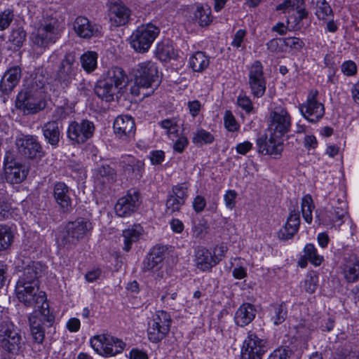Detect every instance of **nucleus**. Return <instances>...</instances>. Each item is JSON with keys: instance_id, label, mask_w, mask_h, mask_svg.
<instances>
[{"instance_id": "1", "label": "nucleus", "mask_w": 359, "mask_h": 359, "mask_svg": "<svg viewBox=\"0 0 359 359\" xmlns=\"http://www.w3.org/2000/svg\"><path fill=\"white\" fill-rule=\"evenodd\" d=\"M15 292L19 302L27 307L41 304L39 313L35 311L29 316V323L34 342L42 344L45 338L43 323H46L48 327H52L55 322V316L50 311L46 293L39 290V285L35 282L29 284L17 283Z\"/></svg>"}, {"instance_id": "2", "label": "nucleus", "mask_w": 359, "mask_h": 359, "mask_svg": "<svg viewBox=\"0 0 359 359\" xmlns=\"http://www.w3.org/2000/svg\"><path fill=\"white\" fill-rule=\"evenodd\" d=\"M64 29V23L56 12L46 13L39 21L34 43L39 47L46 48L55 43Z\"/></svg>"}, {"instance_id": "3", "label": "nucleus", "mask_w": 359, "mask_h": 359, "mask_svg": "<svg viewBox=\"0 0 359 359\" xmlns=\"http://www.w3.org/2000/svg\"><path fill=\"white\" fill-rule=\"evenodd\" d=\"M39 88L32 86L20 91L17 95L15 106L25 114H33L43 110L46 106L43 92L41 88L43 81H39Z\"/></svg>"}, {"instance_id": "4", "label": "nucleus", "mask_w": 359, "mask_h": 359, "mask_svg": "<svg viewBox=\"0 0 359 359\" xmlns=\"http://www.w3.org/2000/svg\"><path fill=\"white\" fill-rule=\"evenodd\" d=\"M93 224L89 219L79 217L69 222L60 235L61 245L71 249L91 233Z\"/></svg>"}, {"instance_id": "5", "label": "nucleus", "mask_w": 359, "mask_h": 359, "mask_svg": "<svg viewBox=\"0 0 359 359\" xmlns=\"http://www.w3.org/2000/svg\"><path fill=\"white\" fill-rule=\"evenodd\" d=\"M172 320L168 313L158 311L147 323V337L152 343H158L169 333Z\"/></svg>"}, {"instance_id": "6", "label": "nucleus", "mask_w": 359, "mask_h": 359, "mask_svg": "<svg viewBox=\"0 0 359 359\" xmlns=\"http://www.w3.org/2000/svg\"><path fill=\"white\" fill-rule=\"evenodd\" d=\"M159 34V29L149 23L139 26L130 36V44L139 53L148 51L152 43Z\"/></svg>"}, {"instance_id": "7", "label": "nucleus", "mask_w": 359, "mask_h": 359, "mask_svg": "<svg viewBox=\"0 0 359 359\" xmlns=\"http://www.w3.org/2000/svg\"><path fill=\"white\" fill-rule=\"evenodd\" d=\"M158 83V70L155 63L151 61H146L140 63L135 73V86L131 88L132 93L138 95L137 88H149L154 86H157Z\"/></svg>"}, {"instance_id": "8", "label": "nucleus", "mask_w": 359, "mask_h": 359, "mask_svg": "<svg viewBox=\"0 0 359 359\" xmlns=\"http://www.w3.org/2000/svg\"><path fill=\"white\" fill-rule=\"evenodd\" d=\"M90 345L96 353L106 357L121 353L126 346L122 340L109 334L94 336L90 339Z\"/></svg>"}, {"instance_id": "9", "label": "nucleus", "mask_w": 359, "mask_h": 359, "mask_svg": "<svg viewBox=\"0 0 359 359\" xmlns=\"http://www.w3.org/2000/svg\"><path fill=\"white\" fill-rule=\"evenodd\" d=\"M21 335L8 321L0 323V346L11 354H18L22 348Z\"/></svg>"}, {"instance_id": "10", "label": "nucleus", "mask_w": 359, "mask_h": 359, "mask_svg": "<svg viewBox=\"0 0 359 359\" xmlns=\"http://www.w3.org/2000/svg\"><path fill=\"white\" fill-rule=\"evenodd\" d=\"M19 154L27 159L41 160L45 156L43 147L35 135H22L15 140Z\"/></svg>"}, {"instance_id": "11", "label": "nucleus", "mask_w": 359, "mask_h": 359, "mask_svg": "<svg viewBox=\"0 0 359 359\" xmlns=\"http://www.w3.org/2000/svg\"><path fill=\"white\" fill-rule=\"evenodd\" d=\"M95 126L93 121L82 119L72 121L67 129V135L72 144H81L90 139L95 133Z\"/></svg>"}, {"instance_id": "12", "label": "nucleus", "mask_w": 359, "mask_h": 359, "mask_svg": "<svg viewBox=\"0 0 359 359\" xmlns=\"http://www.w3.org/2000/svg\"><path fill=\"white\" fill-rule=\"evenodd\" d=\"M80 72L75 56L72 53H67L58 66L55 79L62 88H67L76 79Z\"/></svg>"}, {"instance_id": "13", "label": "nucleus", "mask_w": 359, "mask_h": 359, "mask_svg": "<svg viewBox=\"0 0 359 359\" xmlns=\"http://www.w3.org/2000/svg\"><path fill=\"white\" fill-rule=\"evenodd\" d=\"M266 351V341L249 331L241 348V359H262Z\"/></svg>"}, {"instance_id": "14", "label": "nucleus", "mask_w": 359, "mask_h": 359, "mask_svg": "<svg viewBox=\"0 0 359 359\" xmlns=\"http://www.w3.org/2000/svg\"><path fill=\"white\" fill-rule=\"evenodd\" d=\"M269 129L275 136L282 137L291 128L292 120L287 110L280 106L276 107L271 111Z\"/></svg>"}, {"instance_id": "15", "label": "nucleus", "mask_w": 359, "mask_h": 359, "mask_svg": "<svg viewBox=\"0 0 359 359\" xmlns=\"http://www.w3.org/2000/svg\"><path fill=\"white\" fill-rule=\"evenodd\" d=\"M248 86L254 97H262L266 91V81L260 61H255L248 70Z\"/></svg>"}, {"instance_id": "16", "label": "nucleus", "mask_w": 359, "mask_h": 359, "mask_svg": "<svg viewBox=\"0 0 359 359\" xmlns=\"http://www.w3.org/2000/svg\"><path fill=\"white\" fill-rule=\"evenodd\" d=\"M316 215L320 224L339 226L344 223V218L348 215L347 205L341 201L339 206H332L330 210H317Z\"/></svg>"}, {"instance_id": "17", "label": "nucleus", "mask_w": 359, "mask_h": 359, "mask_svg": "<svg viewBox=\"0 0 359 359\" xmlns=\"http://www.w3.org/2000/svg\"><path fill=\"white\" fill-rule=\"evenodd\" d=\"M318 95V90L310 91L306 101L299 106L302 114L311 123L318 121L325 114L324 105L317 100Z\"/></svg>"}, {"instance_id": "18", "label": "nucleus", "mask_w": 359, "mask_h": 359, "mask_svg": "<svg viewBox=\"0 0 359 359\" xmlns=\"http://www.w3.org/2000/svg\"><path fill=\"white\" fill-rule=\"evenodd\" d=\"M141 203L140 193L135 189H130L116 202L114 210L121 217L130 216L137 211Z\"/></svg>"}, {"instance_id": "19", "label": "nucleus", "mask_w": 359, "mask_h": 359, "mask_svg": "<svg viewBox=\"0 0 359 359\" xmlns=\"http://www.w3.org/2000/svg\"><path fill=\"white\" fill-rule=\"evenodd\" d=\"M72 190L62 182H56L53 189V198L62 213H69L73 210Z\"/></svg>"}, {"instance_id": "20", "label": "nucleus", "mask_w": 359, "mask_h": 359, "mask_svg": "<svg viewBox=\"0 0 359 359\" xmlns=\"http://www.w3.org/2000/svg\"><path fill=\"white\" fill-rule=\"evenodd\" d=\"M259 153L264 155H280L283 150L281 137L271 133L269 137L263 135L257 140Z\"/></svg>"}, {"instance_id": "21", "label": "nucleus", "mask_w": 359, "mask_h": 359, "mask_svg": "<svg viewBox=\"0 0 359 359\" xmlns=\"http://www.w3.org/2000/svg\"><path fill=\"white\" fill-rule=\"evenodd\" d=\"M116 136L123 140L134 137L135 134V124L130 116L121 115L116 118L113 126Z\"/></svg>"}, {"instance_id": "22", "label": "nucleus", "mask_w": 359, "mask_h": 359, "mask_svg": "<svg viewBox=\"0 0 359 359\" xmlns=\"http://www.w3.org/2000/svg\"><path fill=\"white\" fill-rule=\"evenodd\" d=\"M130 10L120 0H113L109 8L110 20L116 26L125 25L129 21Z\"/></svg>"}, {"instance_id": "23", "label": "nucleus", "mask_w": 359, "mask_h": 359, "mask_svg": "<svg viewBox=\"0 0 359 359\" xmlns=\"http://www.w3.org/2000/svg\"><path fill=\"white\" fill-rule=\"evenodd\" d=\"M22 76V69L15 65L10 67L4 73L0 81V90L6 95L11 93L18 84Z\"/></svg>"}, {"instance_id": "24", "label": "nucleus", "mask_w": 359, "mask_h": 359, "mask_svg": "<svg viewBox=\"0 0 359 359\" xmlns=\"http://www.w3.org/2000/svg\"><path fill=\"white\" fill-rule=\"evenodd\" d=\"M219 261L220 259L215 254L205 248L199 247L195 252L196 266L203 271H210Z\"/></svg>"}, {"instance_id": "25", "label": "nucleus", "mask_w": 359, "mask_h": 359, "mask_svg": "<svg viewBox=\"0 0 359 359\" xmlns=\"http://www.w3.org/2000/svg\"><path fill=\"white\" fill-rule=\"evenodd\" d=\"M300 225V216L298 210H290V215L285 225L278 231L279 239L287 241L291 239L298 232Z\"/></svg>"}, {"instance_id": "26", "label": "nucleus", "mask_w": 359, "mask_h": 359, "mask_svg": "<svg viewBox=\"0 0 359 359\" xmlns=\"http://www.w3.org/2000/svg\"><path fill=\"white\" fill-rule=\"evenodd\" d=\"M165 248L164 246L156 245L152 248L142 263V271L149 272L158 270L164 259Z\"/></svg>"}, {"instance_id": "27", "label": "nucleus", "mask_w": 359, "mask_h": 359, "mask_svg": "<svg viewBox=\"0 0 359 359\" xmlns=\"http://www.w3.org/2000/svg\"><path fill=\"white\" fill-rule=\"evenodd\" d=\"M73 29L78 36L83 39H90L98 31L97 26L86 17L78 16L74 23Z\"/></svg>"}, {"instance_id": "28", "label": "nucleus", "mask_w": 359, "mask_h": 359, "mask_svg": "<svg viewBox=\"0 0 359 359\" xmlns=\"http://www.w3.org/2000/svg\"><path fill=\"white\" fill-rule=\"evenodd\" d=\"M44 266L40 262H32L24 268L22 276L17 283H31L35 282L39 284L38 278L41 276Z\"/></svg>"}, {"instance_id": "29", "label": "nucleus", "mask_w": 359, "mask_h": 359, "mask_svg": "<svg viewBox=\"0 0 359 359\" xmlns=\"http://www.w3.org/2000/svg\"><path fill=\"white\" fill-rule=\"evenodd\" d=\"M257 310L254 305L244 303L235 313L234 320L238 326L244 327L250 324L255 318Z\"/></svg>"}, {"instance_id": "30", "label": "nucleus", "mask_w": 359, "mask_h": 359, "mask_svg": "<svg viewBox=\"0 0 359 359\" xmlns=\"http://www.w3.org/2000/svg\"><path fill=\"white\" fill-rule=\"evenodd\" d=\"M126 172L132 173L137 178H140L144 171V163L131 156H123L119 161Z\"/></svg>"}, {"instance_id": "31", "label": "nucleus", "mask_w": 359, "mask_h": 359, "mask_svg": "<svg viewBox=\"0 0 359 359\" xmlns=\"http://www.w3.org/2000/svg\"><path fill=\"white\" fill-rule=\"evenodd\" d=\"M41 130L46 142L53 148H57L60 139L59 123L55 121H49L43 124Z\"/></svg>"}, {"instance_id": "32", "label": "nucleus", "mask_w": 359, "mask_h": 359, "mask_svg": "<svg viewBox=\"0 0 359 359\" xmlns=\"http://www.w3.org/2000/svg\"><path fill=\"white\" fill-rule=\"evenodd\" d=\"M95 93L98 97L106 102L113 101L114 96L119 93V90L116 88L111 83H109L102 79L98 81L95 86Z\"/></svg>"}, {"instance_id": "33", "label": "nucleus", "mask_w": 359, "mask_h": 359, "mask_svg": "<svg viewBox=\"0 0 359 359\" xmlns=\"http://www.w3.org/2000/svg\"><path fill=\"white\" fill-rule=\"evenodd\" d=\"M4 170L6 180L12 184L20 183L27 177L29 172L28 168L22 163L11 166Z\"/></svg>"}, {"instance_id": "34", "label": "nucleus", "mask_w": 359, "mask_h": 359, "mask_svg": "<svg viewBox=\"0 0 359 359\" xmlns=\"http://www.w3.org/2000/svg\"><path fill=\"white\" fill-rule=\"evenodd\" d=\"M94 177L97 184L106 185L115 182L116 173L109 165H102L95 169Z\"/></svg>"}, {"instance_id": "35", "label": "nucleus", "mask_w": 359, "mask_h": 359, "mask_svg": "<svg viewBox=\"0 0 359 359\" xmlns=\"http://www.w3.org/2000/svg\"><path fill=\"white\" fill-rule=\"evenodd\" d=\"M344 278L347 283H352L359 280V260L355 255H351L349 261L343 266Z\"/></svg>"}, {"instance_id": "36", "label": "nucleus", "mask_w": 359, "mask_h": 359, "mask_svg": "<svg viewBox=\"0 0 359 359\" xmlns=\"http://www.w3.org/2000/svg\"><path fill=\"white\" fill-rule=\"evenodd\" d=\"M103 79L120 90L126 83V75L121 67H112L104 74Z\"/></svg>"}, {"instance_id": "37", "label": "nucleus", "mask_w": 359, "mask_h": 359, "mask_svg": "<svg viewBox=\"0 0 359 359\" xmlns=\"http://www.w3.org/2000/svg\"><path fill=\"white\" fill-rule=\"evenodd\" d=\"M271 320L275 325L283 323L287 316V310L285 303L274 304L269 308Z\"/></svg>"}, {"instance_id": "38", "label": "nucleus", "mask_w": 359, "mask_h": 359, "mask_svg": "<svg viewBox=\"0 0 359 359\" xmlns=\"http://www.w3.org/2000/svg\"><path fill=\"white\" fill-rule=\"evenodd\" d=\"M142 228L140 225H134L131 228H128L123 231V250L128 252L133 243L137 242L142 234Z\"/></svg>"}, {"instance_id": "39", "label": "nucleus", "mask_w": 359, "mask_h": 359, "mask_svg": "<svg viewBox=\"0 0 359 359\" xmlns=\"http://www.w3.org/2000/svg\"><path fill=\"white\" fill-rule=\"evenodd\" d=\"M209 64V57L202 51L196 52L189 58V67L196 72H203Z\"/></svg>"}, {"instance_id": "40", "label": "nucleus", "mask_w": 359, "mask_h": 359, "mask_svg": "<svg viewBox=\"0 0 359 359\" xmlns=\"http://www.w3.org/2000/svg\"><path fill=\"white\" fill-rule=\"evenodd\" d=\"M97 53L94 51H87L81 55L80 62L82 68L87 73H91L97 68Z\"/></svg>"}, {"instance_id": "41", "label": "nucleus", "mask_w": 359, "mask_h": 359, "mask_svg": "<svg viewBox=\"0 0 359 359\" xmlns=\"http://www.w3.org/2000/svg\"><path fill=\"white\" fill-rule=\"evenodd\" d=\"M156 55L161 61H167L176 57L175 50L169 43H159L156 48Z\"/></svg>"}, {"instance_id": "42", "label": "nucleus", "mask_w": 359, "mask_h": 359, "mask_svg": "<svg viewBox=\"0 0 359 359\" xmlns=\"http://www.w3.org/2000/svg\"><path fill=\"white\" fill-rule=\"evenodd\" d=\"M312 3L316 4L315 13L319 20H327L333 15L332 9L326 0H312Z\"/></svg>"}, {"instance_id": "43", "label": "nucleus", "mask_w": 359, "mask_h": 359, "mask_svg": "<svg viewBox=\"0 0 359 359\" xmlns=\"http://www.w3.org/2000/svg\"><path fill=\"white\" fill-rule=\"evenodd\" d=\"M315 206L311 195H305L302 199V212L304 219L311 224L313 220L312 212Z\"/></svg>"}, {"instance_id": "44", "label": "nucleus", "mask_w": 359, "mask_h": 359, "mask_svg": "<svg viewBox=\"0 0 359 359\" xmlns=\"http://www.w3.org/2000/svg\"><path fill=\"white\" fill-rule=\"evenodd\" d=\"M13 240V234L10 227L0 225V252L7 250Z\"/></svg>"}, {"instance_id": "45", "label": "nucleus", "mask_w": 359, "mask_h": 359, "mask_svg": "<svg viewBox=\"0 0 359 359\" xmlns=\"http://www.w3.org/2000/svg\"><path fill=\"white\" fill-rule=\"evenodd\" d=\"M211 11L208 7L198 6L195 13V18L198 20L200 26L208 25L212 22Z\"/></svg>"}, {"instance_id": "46", "label": "nucleus", "mask_w": 359, "mask_h": 359, "mask_svg": "<svg viewBox=\"0 0 359 359\" xmlns=\"http://www.w3.org/2000/svg\"><path fill=\"white\" fill-rule=\"evenodd\" d=\"M304 257L316 266L320 265L323 257L317 253V250L313 244L306 245L304 249Z\"/></svg>"}, {"instance_id": "47", "label": "nucleus", "mask_w": 359, "mask_h": 359, "mask_svg": "<svg viewBox=\"0 0 359 359\" xmlns=\"http://www.w3.org/2000/svg\"><path fill=\"white\" fill-rule=\"evenodd\" d=\"M214 140V136L203 129L198 130L193 137V142L197 144H211Z\"/></svg>"}, {"instance_id": "48", "label": "nucleus", "mask_w": 359, "mask_h": 359, "mask_svg": "<svg viewBox=\"0 0 359 359\" xmlns=\"http://www.w3.org/2000/svg\"><path fill=\"white\" fill-rule=\"evenodd\" d=\"M333 359H359V352L345 346L335 353Z\"/></svg>"}, {"instance_id": "49", "label": "nucleus", "mask_w": 359, "mask_h": 359, "mask_svg": "<svg viewBox=\"0 0 359 359\" xmlns=\"http://www.w3.org/2000/svg\"><path fill=\"white\" fill-rule=\"evenodd\" d=\"M14 18L13 10L6 8L0 13V31L7 29Z\"/></svg>"}, {"instance_id": "50", "label": "nucleus", "mask_w": 359, "mask_h": 359, "mask_svg": "<svg viewBox=\"0 0 359 359\" xmlns=\"http://www.w3.org/2000/svg\"><path fill=\"white\" fill-rule=\"evenodd\" d=\"M184 204L183 201L170 194L168 196L166 201V212L172 214L174 212L179 211Z\"/></svg>"}, {"instance_id": "51", "label": "nucleus", "mask_w": 359, "mask_h": 359, "mask_svg": "<svg viewBox=\"0 0 359 359\" xmlns=\"http://www.w3.org/2000/svg\"><path fill=\"white\" fill-rule=\"evenodd\" d=\"M26 32L20 27L13 29L10 36L9 41L16 46H21L25 40Z\"/></svg>"}, {"instance_id": "52", "label": "nucleus", "mask_w": 359, "mask_h": 359, "mask_svg": "<svg viewBox=\"0 0 359 359\" xmlns=\"http://www.w3.org/2000/svg\"><path fill=\"white\" fill-rule=\"evenodd\" d=\"M224 122L225 128L231 132L237 131L239 129V125L237 123L232 112L226 110L224 113Z\"/></svg>"}, {"instance_id": "53", "label": "nucleus", "mask_w": 359, "mask_h": 359, "mask_svg": "<svg viewBox=\"0 0 359 359\" xmlns=\"http://www.w3.org/2000/svg\"><path fill=\"white\" fill-rule=\"evenodd\" d=\"M168 134H175L178 131V120L176 118H166L158 123Z\"/></svg>"}, {"instance_id": "54", "label": "nucleus", "mask_w": 359, "mask_h": 359, "mask_svg": "<svg viewBox=\"0 0 359 359\" xmlns=\"http://www.w3.org/2000/svg\"><path fill=\"white\" fill-rule=\"evenodd\" d=\"M304 0H285L283 3L279 4L276 7V10H283L285 12L287 10H297L302 8Z\"/></svg>"}, {"instance_id": "55", "label": "nucleus", "mask_w": 359, "mask_h": 359, "mask_svg": "<svg viewBox=\"0 0 359 359\" xmlns=\"http://www.w3.org/2000/svg\"><path fill=\"white\" fill-rule=\"evenodd\" d=\"M187 190L188 187L186 184H179L172 187L171 195L176 196L177 198L183 201L184 203H185V201L188 196Z\"/></svg>"}, {"instance_id": "56", "label": "nucleus", "mask_w": 359, "mask_h": 359, "mask_svg": "<svg viewBox=\"0 0 359 359\" xmlns=\"http://www.w3.org/2000/svg\"><path fill=\"white\" fill-rule=\"evenodd\" d=\"M317 283L318 276L316 275H308L304 282V288L306 292L312 294L317 289Z\"/></svg>"}, {"instance_id": "57", "label": "nucleus", "mask_w": 359, "mask_h": 359, "mask_svg": "<svg viewBox=\"0 0 359 359\" xmlns=\"http://www.w3.org/2000/svg\"><path fill=\"white\" fill-rule=\"evenodd\" d=\"M341 70L344 75L347 76H353L357 74L358 67L353 61L347 60L342 63Z\"/></svg>"}, {"instance_id": "58", "label": "nucleus", "mask_w": 359, "mask_h": 359, "mask_svg": "<svg viewBox=\"0 0 359 359\" xmlns=\"http://www.w3.org/2000/svg\"><path fill=\"white\" fill-rule=\"evenodd\" d=\"M16 157L15 151L10 150L6 151L4 158V170L20 163L17 161Z\"/></svg>"}, {"instance_id": "59", "label": "nucleus", "mask_w": 359, "mask_h": 359, "mask_svg": "<svg viewBox=\"0 0 359 359\" xmlns=\"http://www.w3.org/2000/svg\"><path fill=\"white\" fill-rule=\"evenodd\" d=\"M237 103L248 114L253 110L252 102L250 97L246 95H239L237 99Z\"/></svg>"}, {"instance_id": "60", "label": "nucleus", "mask_w": 359, "mask_h": 359, "mask_svg": "<svg viewBox=\"0 0 359 359\" xmlns=\"http://www.w3.org/2000/svg\"><path fill=\"white\" fill-rule=\"evenodd\" d=\"M207 224L204 222L194 223L192 227L193 236L196 238H202L206 233Z\"/></svg>"}, {"instance_id": "61", "label": "nucleus", "mask_w": 359, "mask_h": 359, "mask_svg": "<svg viewBox=\"0 0 359 359\" xmlns=\"http://www.w3.org/2000/svg\"><path fill=\"white\" fill-rule=\"evenodd\" d=\"M237 193L235 190H228L224 196V200L227 208L232 210L236 205Z\"/></svg>"}, {"instance_id": "62", "label": "nucleus", "mask_w": 359, "mask_h": 359, "mask_svg": "<svg viewBox=\"0 0 359 359\" xmlns=\"http://www.w3.org/2000/svg\"><path fill=\"white\" fill-rule=\"evenodd\" d=\"M165 158V154L161 150L152 151L149 154V159L152 165L161 164Z\"/></svg>"}, {"instance_id": "63", "label": "nucleus", "mask_w": 359, "mask_h": 359, "mask_svg": "<svg viewBox=\"0 0 359 359\" xmlns=\"http://www.w3.org/2000/svg\"><path fill=\"white\" fill-rule=\"evenodd\" d=\"M206 205V200L202 196H196L193 201V208L197 213L201 212Z\"/></svg>"}, {"instance_id": "64", "label": "nucleus", "mask_w": 359, "mask_h": 359, "mask_svg": "<svg viewBox=\"0 0 359 359\" xmlns=\"http://www.w3.org/2000/svg\"><path fill=\"white\" fill-rule=\"evenodd\" d=\"M288 357V351L285 348H279L276 349L268 359H287Z\"/></svg>"}]
</instances>
